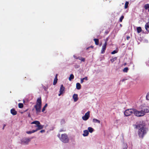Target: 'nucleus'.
<instances>
[{"label":"nucleus","mask_w":149,"mask_h":149,"mask_svg":"<svg viewBox=\"0 0 149 149\" xmlns=\"http://www.w3.org/2000/svg\"><path fill=\"white\" fill-rule=\"evenodd\" d=\"M64 122H65V121H64V120H63V119L62 120L61 123H64Z\"/></svg>","instance_id":"nucleus-43"},{"label":"nucleus","mask_w":149,"mask_h":149,"mask_svg":"<svg viewBox=\"0 0 149 149\" xmlns=\"http://www.w3.org/2000/svg\"><path fill=\"white\" fill-rule=\"evenodd\" d=\"M117 59L116 57H115L112 58L110 59V61L112 63L113 62L115 61Z\"/></svg>","instance_id":"nucleus-28"},{"label":"nucleus","mask_w":149,"mask_h":149,"mask_svg":"<svg viewBox=\"0 0 149 149\" xmlns=\"http://www.w3.org/2000/svg\"><path fill=\"white\" fill-rule=\"evenodd\" d=\"M65 89V87L63 86V85L62 84L61 86V87L60 89L59 93H64Z\"/></svg>","instance_id":"nucleus-10"},{"label":"nucleus","mask_w":149,"mask_h":149,"mask_svg":"<svg viewBox=\"0 0 149 149\" xmlns=\"http://www.w3.org/2000/svg\"><path fill=\"white\" fill-rule=\"evenodd\" d=\"M94 40L95 41V45H99V41L98 39L95 38L94 39Z\"/></svg>","instance_id":"nucleus-24"},{"label":"nucleus","mask_w":149,"mask_h":149,"mask_svg":"<svg viewBox=\"0 0 149 149\" xmlns=\"http://www.w3.org/2000/svg\"><path fill=\"white\" fill-rule=\"evenodd\" d=\"M126 80H127V79H123L122 80H121L120 81H122V82H123L124 81H125Z\"/></svg>","instance_id":"nucleus-45"},{"label":"nucleus","mask_w":149,"mask_h":149,"mask_svg":"<svg viewBox=\"0 0 149 149\" xmlns=\"http://www.w3.org/2000/svg\"><path fill=\"white\" fill-rule=\"evenodd\" d=\"M148 11L149 12V9L148 10Z\"/></svg>","instance_id":"nucleus-52"},{"label":"nucleus","mask_w":149,"mask_h":149,"mask_svg":"<svg viewBox=\"0 0 149 149\" xmlns=\"http://www.w3.org/2000/svg\"><path fill=\"white\" fill-rule=\"evenodd\" d=\"M84 80L83 79H81V84L84 81Z\"/></svg>","instance_id":"nucleus-41"},{"label":"nucleus","mask_w":149,"mask_h":149,"mask_svg":"<svg viewBox=\"0 0 149 149\" xmlns=\"http://www.w3.org/2000/svg\"><path fill=\"white\" fill-rule=\"evenodd\" d=\"M58 136L59 137V135H58Z\"/></svg>","instance_id":"nucleus-51"},{"label":"nucleus","mask_w":149,"mask_h":149,"mask_svg":"<svg viewBox=\"0 0 149 149\" xmlns=\"http://www.w3.org/2000/svg\"><path fill=\"white\" fill-rule=\"evenodd\" d=\"M6 126V125L5 124H4V125H3V128H2V129H3V130L4 129V127H5Z\"/></svg>","instance_id":"nucleus-44"},{"label":"nucleus","mask_w":149,"mask_h":149,"mask_svg":"<svg viewBox=\"0 0 149 149\" xmlns=\"http://www.w3.org/2000/svg\"><path fill=\"white\" fill-rule=\"evenodd\" d=\"M72 97L74 102H76L78 100V95L77 94H74L73 95Z\"/></svg>","instance_id":"nucleus-12"},{"label":"nucleus","mask_w":149,"mask_h":149,"mask_svg":"<svg viewBox=\"0 0 149 149\" xmlns=\"http://www.w3.org/2000/svg\"><path fill=\"white\" fill-rule=\"evenodd\" d=\"M107 45H106V44H104L102 46L101 52V54H104V53L106 49Z\"/></svg>","instance_id":"nucleus-9"},{"label":"nucleus","mask_w":149,"mask_h":149,"mask_svg":"<svg viewBox=\"0 0 149 149\" xmlns=\"http://www.w3.org/2000/svg\"><path fill=\"white\" fill-rule=\"evenodd\" d=\"M144 125L140 124L137 126V127H139L140 128L138 132V135L139 138L143 139L144 136L146 134L148 131V129L146 128L143 127Z\"/></svg>","instance_id":"nucleus-1"},{"label":"nucleus","mask_w":149,"mask_h":149,"mask_svg":"<svg viewBox=\"0 0 149 149\" xmlns=\"http://www.w3.org/2000/svg\"><path fill=\"white\" fill-rule=\"evenodd\" d=\"M93 46H91L90 47H88L87 48V49H89V48H90V47H91V48H93Z\"/></svg>","instance_id":"nucleus-47"},{"label":"nucleus","mask_w":149,"mask_h":149,"mask_svg":"<svg viewBox=\"0 0 149 149\" xmlns=\"http://www.w3.org/2000/svg\"><path fill=\"white\" fill-rule=\"evenodd\" d=\"M19 107L20 108H22L23 107V104L22 103H19L18 104Z\"/></svg>","instance_id":"nucleus-31"},{"label":"nucleus","mask_w":149,"mask_h":149,"mask_svg":"<svg viewBox=\"0 0 149 149\" xmlns=\"http://www.w3.org/2000/svg\"><path fill=\"white\" fill-rule=\"evenodd\" d=\"M76 88L78 90L80 89L81 88V85L80 83H77L76 84Z\"/></svg>","instance_id":"nucleus-19"},{"label":"nucleus","mask_w":149,"mask_h":149,"mask_svg":"<svg viewBox=\"0 0 149 149\" xmlns=\"http://www.w3.org/2000/svg\"><path fill=\"white\" fill-rule=\"evenodd\" d=\"M85 58L82 57H81L80 60H81L82 61L84 62L85 61Z\"/></svg>","instance_id":"nucleus-37"},{"label":"nucleus","mask_w":149,"mask_h":149,"mask_svg":"<svg viewBox=\"0 0 149 149\" xmlns=\"http://www.w3.org/2000/svg\"><path fill=\"white\" fill-rule=\"evenodd\" d=\"M37 131V130H33L32 131L26 132V133L28 134H30Z\"/></svg>","instance_id":"nucleus-22"},{"label":"nucleus","mask_w":149,"mask_h":149,"mask_svg":"<svg viewBox=\"0 0 149 149\" xmlns=\"http://www.w3.org/2000/svg\"><path fill=\"white\" fill-rule=\"evenodd\" d=\"M124 18V16L123 15H122L121 16V17H120L119 19V21L120 22H122V20Z\"/></svg>","instance_id":"nucleus-33"},{"label":"nucleus","mask_w":149,"mask_h":149,"mask_svg":"<svg viewBox=\"0 0 149 149\" xmlns=\"http://www.w3.org/2000/svg\"><path fill=\"white\" fill-rule=\"evenodd\" d=\"M136 30L137 32L139 33H140L142 31L141 28L140 27H137L136 28Z\"/></svg>","instance_id":"nucleus-23"},{"label":"nucleus","mask_w":149,"mask_h":149,"mask_svg":"<svg viewBox=\"0 0 149 149\" xmlns=\"http://www.w3.org/2000/svg\"><path fill=\"white\" fill-rule=\"evenodd\" d=\"M145 27L146 30L148 32H149V21L146 23Z\"/></svg>","instance_id":"nucleus-13"},{"label":"nucleus","mask_w":149,"mask_h":149,"mask_svg":"<svg viewBox=\"0 0 149 149\" xmlns=\"http://www.w3.org/2000/svg\"><path fill=\"white\" fill-rule=\"evenodd\" d=\"M32 139L30 138H23L21 140L20 143L23 145H28Z\"/></svg>","instance_id":"nucleus-2"},{"label":"nucleus","mask_w":149,"mask_h":149,"mask_svg":"<svg viewBox=\"0 0 149 149\" xmlns=\"http://www.w3.org/2000/svg\"><path fill=\"white\" fill-rule=\"evenodd\" d=\"M84 133L83 134V135L84 136H86L88 135L89 134V132L88 130H85L84 131Z\"/></svg>","instance_id":"nucleus-14"},{"label":"nucleus","mask_w":149,"mask_h":149,"mask_svg":"<svg viewBox=\"0 0 149 149\" xmlns=\"http://www.w3.org/2000/svg\"><path fill=\"white\" fill-rule=\"evenodd\" d=\"M146 97L147 100H149V94H147L146 96Z\"/></svg>","instance_id":"nucleus-35"},{"label":"nucleus","mask_w":149,"mask_h":149,"mask_svg":"<svg viewBox=\"0 0 149 149\" xmlns=\"http://www.w3.org/2000/svg\"><path fill=\"white\" fill-rule=\"evenodd\" d=\"M129 4V2L128 1H126L125 4V6H124V8L125 9H127L128 8Z\"/></svg>","instance_id":"nucleus-25"},{"label":"nucleus","mask_w":149,"mask_h":149,"mask_svg":"<svg viewBox=\"0 0 149 149\" xmlns=\"http://www.w3.org/2000/svg\"><path fill=\"white\" fill-rule=\"evenodd\" d=\"M134 114V109H128L126 110L124 112V115L127 116L131 115L132 113Z\"/></svg>","instance_id":"nucleus-5"},{"label":"nucleus","mask_w":149,"mask_h":149,"mask_svg":"<svg viewBox=\"0 0 149 149\" xmlns=\"http://www.w3.org/2000/svg\"><path fill=\"white\" fill-rule=\"evenodd\" d=\"M74 78V76L72 74L70 75V76L69 78V79L70 81H71L72 79Z\"/></svg>","instance_id":"nucleus-26"},{"label":"nucleus","mask_w":149,"mask_h":149,"mask_svg":"<svg viewBox=\"0 0 149 149\" xmlns=\"http://www.w3.org/2000/svg\"><path fill=\"white\" fill-rule=\"evenodd\" d=\"M32 124H36L38 125H40V122L39 121L36 120L33 122L31 123Z\"/></svg>","instance_id":"nucleus-21"},{"label":"nucleus","mask_w":149,"mask_h":149,"mask_svg":"<svg viewBox=\"0 0 149 149\" xmlns=\"http://www.w3.org/2000/svg\"><path fill=\"white\" fill-rule=\"evenodd\" d=\"M83 79V80H88V78L87 77H85L82 78Z\"/></svg>","instance_id":"nucleus-39"},{"label":"nucleus","mask_w":149,"mask_h":149,"mask_svg":"<svg viewBox=\"0 0 149 149\" xmlns=\"http://www.w3.org/2000/svg\"><path fill=\"white\" fill-rule=\"evenodd\" d=\"M109 32V31H105V33L106 34H108V33Z\"/></svg>","instance_id":"nucleus-46"},{"label":"nucleus","mask_w":149,"mask_h":149,"mask_svg":"<svg viewBox=\"0 0 149 149\" xmlns=\"http://www.w3.org/2000/svg\"><path fill=\"white\" fill-rule=\"evenodd\" d=\"M10 112L13 115H15L17 114V112L14 109H13L10 110Z\"/></svg>","instance_id":"nucleus-16"},{"label":"nucleus","mask_w":149,"mask_h":149,"mask_svg":"<svg viewBox=\"0 0 149 149\" xmlns=\"http://www.w3.org/2000/svg\"><path fill=\"white\" fill-rule=\"evenodd\" d=\"M74 58L77 59V57L76 56H74Z\"/></svg>","instance_id":"nucleus-48"},{"label":"nucleus","mask_w":149,"mask_h":149,"mask_svg":"<svg viewBox=\"0 0 149 149\" xmlns=\"http://www.w3.org/2000/svg\"><path fill=\"white\" fill-rule=\"evenodd\" d=\"M77 59H79L80 60V58L79 57H77Z\"/></svg>","instance_id":"nucleus-49"},{"label":"nucleus","mask_w":149,"mask_h":149,"mask_svg":"<svg viewBox=\"0 0 149 149\" xmlns=\"http://www.w3.org/2000/svg\"><path fill=\"white\" fill-rule=\"evenodd\" d=\"M130 37L129 36H127L126 37V39L127 40H129V39H130Z\"/></svg>","instance_id":"nucleus-40"},{"label":"nucleus","mask_w":149,"mask_h":149,"mask_svg":"<svg viewBox=\"0 0 149 149\" xmlns=\"http://www.w3.org/2000/svg\"><path fill=\"white\" fill-rule=\"evenodd\" d=\"M121 24H120V26H121Z\"/></svg>","instance_id":"nucleus-53"},{"label":"nucleus","mask_w":149,"mask_h":149,"mask_svg":"<svg viewBox=\"0 0 149 149\" xmlns=\"http://www.w3.org/2000/svg\"><path fill=\"white\" fill-rule=\"evenodd\" d=\"M128 68L127 67H125L124 68L123 71L125 72H127L128 70Z\"/></svg>","instance_id":"nucleus-29"},{"label":"nucleus","mask_w":149,"mask_h":149,"mask_svg":"<svg viewBox=\"0 0 149 149\" xmlns=\"http://www.w3.org/2000/svg\"><path fill=\"white\" fill-rule=\"evenodd\" d=\"M38 104V105H41L42 102L40 97L38 98L37 100V102L36 104Z\"/></svg>","instance_id":"nucleus-11"},{"label":"nucleus","mask_w":149,"mask_h":149,"mask_svg":"<svg viewBox=\"0 0 149 149\" xmlns=\"http://www.w3.org/2000/svg\"><path fill=\"white\" fill-rule=\"evenodd\" d=\"M93 121L94 123H100V121L99 120L95 118L93 119Z\"/></svg>","instance_id":"nucleus-20"},{"label":"nucleus","mask_w":149,"mask_h":149,"mask_svg":"<svg viewBox=\"0 0 149 149\" xmlns=\"http://www.w3.org/2000/svg\"><path fill=\"white\" fill-rule=\"evenodd\" d=\"M58 94V96H60L61 95V94Z\"/></svg>","instance_id":"nucleus-50"},{"label":"nucleus","mask_w":149,"mask_h":149,"mask_svg":"<svg viewBox=\"0 0 149 149\" xmlns=\"http://www.w3.org/2000/svg\"><path fill=\"white\" fill-rule=\"evenodd\" d=\"M117 52V51L115 50H114L112 52H111V54H114Z\"/></svg>","instance_id":"nucleus-38"},{"label":"nucleus","mask_w":149,"mask_h":149,"mask_svg":"<svg viewBox=\"0 0 149 149\" xmlns=\"http://www.w3.org/2000/svg\"><path fill=\"white\" fill-rule=\"evenodd\" d=\"M108 38H107L105 39L104 40L105 42L104 44H106V45H107V42L108 41Z\"/></svg>","instance_id":"nucleus-36"},{"label":"nucleus","mask_w":149,"mask_h":149,"mask_svg":"<svg viewBox=\"0 0 149 149\" xmlns=\"http://www.w3.org/2000/svg\"><path fill=\"white\" fill-rule=\"evenodd\" d=\"M57 76H58V74H56V75L55 77V78L54 79V81H53V84L54 85H56L57 82V81H58Z\"/></svg>","instance_id":"nucleus-15"},{"label":"nucleus","mask_w":149,"mask_h":149,"mask_svg":"<svg viewBox=\"0 0 149 149\" xmlns=\"http://www.w3.org/2000/svg\"><path fill=\"white\" fill-rule=\"evenodd\" d=\"M36 127H38L37 128L36 130H37V131L38 130H40L43 128V126L40 125H36Z\"/></svg>","instance_id":"nucleus-17"},{"label":"nucleus","mask_w":149,"mask_h":149,"mask_svg":"<svg viewBox=\"0 0 149 149\" xmlns=\"http://www.w3.org/2000/svg\"><path fill=\"white\" fill-rule=\"evenodd\" d=\"M45 132V131L44 130H42L40 131V132L41 133H43V132Z\"/></svg>","instance_id":"nucleus-42"},{"label":"nucleus","mask_w":149,"mask_h":149,"mask_svg":"<svg viewBox=\"0 0 149 149\" xmlns=\"http://www.w3.org/2000/svg\"><path fill=\"white\" fill-rule=\"evenodd\" d=\"M59 138L60 140L63 143H67L69 141V139L66 134H62Z\"/></svg>","instance_id":"nucleus-3"},{"label":"nucleus","mask_w":149,"mask_h":149,"mask_svg":"<svg viewBox=\"0 0 149 149\" xmlns=\"http://www.w3.org/2000/svg\"><path fill=\"white\" fill-rule=\"evenodd\" d=\"M134 114L136 116L141 117L144 116L145 114L143 112V110H141L140 111H139L134 109Z\"/></svg>","instance_id":"nucleus-4"},{"label":"nucleus","mask_w":149,"mask_h":149,"mask_svg":"<svg viewBox=\"0 0 149 149\" xmlns=\"http://www.w3.org/2000/svg\"><path fill=\"white\" fill-rule=\"evenodd\" d=\"M41 107V105H38V104H36L34 106V108L36 109V113H38L40 112Z\"/></svg>","instance_id":"nucleus-7"},{"label":"nucleus","mask_w":149,"mask_h":149,"mask_svg":"<svg viewBox=\"0 0 149 149\" xmlns=\"http://www.w3.org/2000/svg\"><path fill=\"white\" fill-rule=\"evenodd\" d=\"M47 104H46L42 110V111L44 112L45 110V108L47 107Z\"/></svg>","instance_id":"nucleus-32"},{"label":"nucleus","mask_w":149,"mask_h":149,"mask_svg":"<svg viewBox=\"0 0 149 149\" xmlns=\"http://www.w3.org/2000/svg\"><path fill=\"white\" fill-rule=\"evenodd\" d=\"M144 8L146 10L149 9V4L148 3L145 4L144 6Z\"/></svg>","instance_id":"nucleus-27"},{"label":"nucleus","mask_w":149,"mask_h":149,"mask_svg":"<svg viewBox=\"0 0 149 149\" xmlns=\"http://www.w3.org/2000/svg\"><path fill=\"white\" fill-rule=\"evenodd\" d=\"M88 132H89L91 133H92L94 131V129L91 127H88Z\"/></svg>","instance_id":"nucleus-18"},{"label":"nucleus","mask_w":149,"mask_h":149,"mask_svg":"<svg viewBox=\"0 0 149 149\" xmlns=\"http://www.w3.org/2000/svg\"><path fill=\"white\" fill-rule=\"evenodd\" d=\"M48 88V86H43V88L46 91H47V89Z\"/></svg>","instance_id":"nucleus-34"},{"label":"nucleus","mask_w":149,"mask_h":149,"mask_svg":"<svg viewBox=\"0 0 149 149\" xmlns=\"http://www.w3.org/2000/svg\"><path fill=\"white\" fill-rule=\"evenodd\" d=\"M90 117V111H88L86 113L85 115L82 117V119L84 120H87Z\"/></svg>","instance_id":"nucleus-6"},{"label":"nucleus","mask_w":149,"mask_h":149,"mask_svg":"<svg viewBox=\"0 0 149 149\" xmlns=\"http://www.w3.org/2000/svg\"><path fill=\"white\" fill-rule=\"evenodd\" d=\"M141 110L143 111V112L145 114L146 113H148L149 112V108L148 107L146 106L142 108Z\"/></svg>","instance_id":"nucleus-8"},{"label":"nucleus","mask_w":149,"mask_h":149,"mask_svg":"<svg viewBox=\"0 0 149 149\" xmlns=\"http://www.w3.org/2000/svg\"><path fill=\"white\" fill-rule=\"evenodd\" d=\"M127 145L126 143H124L123 146V149H127Z\"/></svg>","instance_id":"nucleus-30"}]
</instances>
